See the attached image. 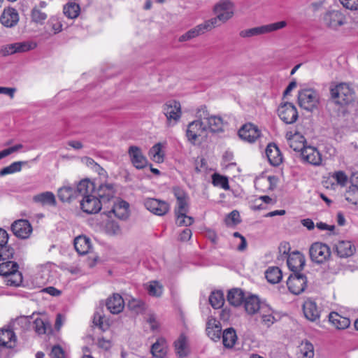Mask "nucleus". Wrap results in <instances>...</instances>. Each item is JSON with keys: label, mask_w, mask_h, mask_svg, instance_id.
<instances>
[{"label": "nucleus", "mask_w": 358, "mask_h": 358, "mask_svg": "<svg viewBox=\"0 0 358 358\" xmlns=\"http://www.w3.org/2000/svg\"><path fill=\"white\" fill-rule=\"evenodd\" d=\"M306 278L304 275L293 273L289 277L287 285L290 292L297 295L304 291L306 287Z\"/></svg>", "instance_id": "12"}, {"label": "nucleus", "mask_w": 358, "mask_h": 358, "mask_svg": "<svg viewBox=\"0 0 358 358\" xmlns=\"http://www.w3.org/2000/svg\"><path fill=\"white\" fill-rule=\"evenodd\" d=\"M145 289L150 296L155 297L161 296L164 291L163 285L157 280L148 282L145 285Z\"/></svg>", "instance_id": "41"}, {"label": "nucleus", "mask_w": 358, "mask_h": 358, "mask_svg": "<svg viewBox=\"0 0 358 358\" xmlns=\"http://www.w3.org/2000/svg\"><path fill=\"white\" fill-rule=\"evenodd\" d=\"M259 313L261 316L262 323L266 327H270L274 323L275 319L273 315L272 310L268 305L263 304Z\"/></svg>", "instance_id": "40"}, {"label": "nucleus", "mask_w": 358, "mask_h": 358, "mask_svg": "<svg viewBox=\"0 0 358 358\" xmlns=\"http://www.w3.org/2000/svg\"><path fill=\"white\" fill-rule=\"evenodd\" d=\"M264 303H262L259 299L255 295L248 296L245 299L244 306L245 311L250 315H254L257 313H259Z\"/></svg>", "instance_id": "30"}, {"label": "nucleus", "mask_w": 358, "mask_h": 358, "mask_svg": "<svg viewBox=\"0 0 358 358\" xmlns=\"http://www.w3.org/2000/svg\"><path fill=\"white\" fill-rule=\"evenodd\" d=\"M244 299V293L241 289H233L228 292L227 301L234 306H240Z\"/></svg>", "instance_id": "39"}, {"label": "nucleus", "mask_w": 358, "mask_h": 358, "mask_svg": "<svg viewBox=\"0 0 358 358\" xmlns=\"http://www.w3.org/2000/svg\"><path fill=\"white\" fill-rule=\"evenodd\" d=\"M115 192L113 185L106 183L99 186L97 191L95 192V195L102 201V205L104 206L114 200Z\"/></svg>", "instance_id": "18"}, {"label": "nucleus", "mask_w": 358, "mask_h": 358, "mask_svg": "<svg viewBox=\"0 0 358 358\" xmlns=\"http://www.w3.org/2000/svg\"><path fill=\"white\" fill-rule=\"evenodd\" d=\"M227 226H234L241 222L240 214L237 210L231 211L225 218Z\"/></svg>", "instance_id": "58"}, {"label": "nucleus", "mask_w": 358, "mask_h": 358, "mask_svg": "<svg viewBox=\"0 0 358 358\" xmlns=\"http://www.w3.org/2000/svg\"><path fill=\"white\" fill-rule=\"evenodd\" d=\"M203 121L207 125L208 130L212 132H222L224 131V122L223 120L216 115H211L209 117H203Z\"/></svg>", "instance_id": "33"}, {"label": "nucleus", "mask_w": 358, "mask_h": 358, "mask_svg": "<svg viewBox=\"0 0 358 358\" xmlns=\"http://www.w3.org/2000/svg\"><path fill=\"white\" fill-rule=\"evenodd\" d=\"M106 306L112 314H118L123 310L124 302L120 294H115L108 299Z\"/></svg>", "instance_id": "26"}, {"label": "nucleus", "mask_w": 358, "mask_h": 358, "mask_svg": "<svg viewBox=\"0 0 358 358\" xmlns=\"http://www.w3.org/2000/svg\"><path fill=\"white\" fill-rule=\"evenodd\" d=\"M8 238L9 236L7 231L0 228V260H8L13 257L15 250L8 244Z\"/></svg>", "instance_id": "15"}, {"label": "nucleus", "mask_w": 358, "mask_h": 358, "mask_svg": "<svg viewBox=\"0 0 358 358\" xmlns=\"http://www.w3.org/2000/svg\"><path fill=\"white\" fill-rule=\"evenodd\" d=\"M34 328L38 334H44L48 330H50L51 325L48 321H45L41 318H36L34 320Z\"/></svg>", "instance_id": "54"}, {"label": "nucleus", "mask_w": 358, "mask_h": 358, "mask_svg": "<svg viewBox=\"0 0 358 358\" xmlns=\"http://www.w3.org/2000/svg\"><path fill=\"white\" fill-rule=\"evenodd\" d=\"M47 17V14L44 12H42L38 8L34 7L32 8L31 11V19L33 22L38 24H43Z\"/></svg>", "instance_id": "53"}, {"label": "nucleus", "mask_w": 358, "mask_h": 358, "mask_svg": "<svg viewBox=\"0 0 358 358\" xmlns=\"http://www.w3.org/2000/svg\"><path fill=\"white\" fill-rule=\"evenodd\" d=\"M345 198L350 203L358 206V186H350L345 193Z\"/></svg>", "instance_id": "51"}, {"label": "nucleus", "mask_w": 358, "mask_h": 358, "mask_svg": "<svg viewBox=\"0 0 358 358\" xmlns=\"http://www.w3.org/2000/svg\"><path fill=\"white\" fill-rule=\"evenodd\" d=\"M265 275L267 280L272 284L279 282L282 277L281 270L278 267H269Z\"/></svg>", "instance_id": "44"}, {"label": "nucleus", "mask_w": 358, "mask_h": 358, "mask_svg": "<svg viewBox=\"0 0 358 358\" xmlns=\"http://www.w3.org/2000/svg\"><path fill=\"white\" fill-rule=\"evenodd\" d=\"M112 201L113 206L110 212L113 213L114 215L120 219L127 218L129 215V203L121 199L113 200Z\"/></svg>", "instance_id": "28"}, {"label": "nucleus", "mask_w": 358, "mask_h": 358, "mask_svg": "<svg viewBox=\"0 0 358 358\" xmlns=\"http://www.w3.org/2000/svg\"><path fill=\"white\" fill-rule=\"evenodd\" d=\"M76 196L78 194L83 196L95 194L94 184L88 179L81 180L77 185Z\"/></svg>", "instance_id": "34"}, {"label": "nucleus", "mask_w": 358, "mask_h": 358, "mask_svg": "<svg viewBox=\"0 0 358 358\" xmlns=\"http://www.w3.org/2000/svg\"><path fill=\"white\" fill-rule=\"evenodd\" d=\"M24 163L25 162H15L12 163L10 165L4 167L0 171V176H3L20 171L22 169V164Z\"/></svg>", "instance_id": "55"}, {"label": "nucleus", "mask_w": 358, "mask_h": 358, "mask_svg": "<svg viewBox=\"0 0 358 358\" xmlns=\"http://www.w3.org/2000/svg\"><path fill=\"white\" fill-rule=\"evenodd\" d=\"M15 46L17 52H23L34 50L36 47V44L34 42L15 43Z\"/></svg>", "instance_id": "61"}, {"label": "nucleus", "mask_w": 358, "mask_h": 358, "mask_svg": "<svg viewBox=\"0 0 358 358\" xmlns=\"http://www.w3.org/2000/svg\"><path fill=\"white\" fill-rule=\"evenodd\" d=\"M287 140L289 146L296 152H301L305 146L306 139L303 136L299 133H295L293 135H289L287 133Z\"/></svg>", "instance_id": "29"}, {"label": "nucleus", "mask_w": 358, "mask_h": 358, "mask_svg": "<svg viewBox=\"0 0 358 358\" xmlns=\"http://www.w3.org/2000/svg\"><path fill=\"white\" fill-rule=\"evenodd\" d=\"M80 13V7L78 3L69 1L63 7L64 15L69 19H76Z\"/></svg>", "instance_id": "37"}, {"label": "nucleus", "mask_w": 358, "mask_h": 358, "mask_svg": "<svg viewBox=\"0 0 358 358\" xmlns=\"http://www.w3.org/2000/svg\"><path fill=\"white\" fill-rule=\"evenodd\" d=\"M150 158L156 163H162L164 160L165 153L163 150V145L161 143H156L149 150Z\"/></svg>", "instance_id": "36"}, {"label": "nucleus", "mask_w": 358, "mask_h": 358, "mask_svg": "<svg viewBox=\"0 0 358 358\" xmlns=\"http://www.w3.org/2000/svg\"><path fill=\"white\" fill-rule=\"evenodd\" d=\"M238 136L244 141L254 143L260 137L261 131L254 124L248 123L239 129Z\"/></svg>", "instance_id": "13"}, {"label": "nucleus", "mask_w": 358, "mask_h": 358, "mask_svg": "<svg viewBox=\"0 0 358 358\" xmlns=\"http://www.w3.org/2000/svg\"><path fill=\"white\" fill-rule=\"evenodd\" d=\"M167 352V344L164 338H158L157 341L152 344L151 348V353L156 358H164Z\"/></svg>", "instance_id": "35"}, {"label": "nucleus", "mask_w": 358, "mask_h": 358, "mask_svg": "<svg viewBox=\"0 0 358 358\" xmlns=\"http://www.w3.org/2000/svg\"><path fill=\"white\" fill-rule=\"evenodd\" d=\"M303 311L305 317L311 322L319 320L320 317V309L316 303L310 299L305 301L303 305Z\"/></svg>", "instance_id": "20"}, {"label": "nucleus", "mask_w": 358, "mask_h": 358, "mask_svg": "<svg viewBox=\"0 0 358 358\" xmlns=\"http://www.w3.org/2000/svg\"><path fill=\"white\" fill-rule=\"evenodd\" d=\"M73 243L76 250L81 255L89 253L92 249L90 238L84 235L77 236Z\"/></svg>", "instance_id": "27"}, {"label": "nucleus", "mask_w": 358, "mask_h": 358, "mask_svg": "<svg viewBox=\"0 0 358 358\" xmlns=\"http://www.w3.org/2000/svg\"><path fill=\"white\" fill-rule=\"evenodd\" d=\"M163 113L166 117L169 127H173L179 121L182 115L180 102L170 100L163 106Z\"/></svg>", "instance_id": "5"}, {"label": "nucleus", "mask_w": 358, "mask_h": 358, "mask_svg": "<svg viewBox=\"0 0 358 358\" xmlns=\"http://www.w3.org/2000/svg\"><path fill=\"white\" fill-rule=\"evenodd\" d=\"M62 20L57 16H52L48 20L45 29V35L51 36L62 31Z\"/></svg>", "instance_id": "31"}, {"label": "nucleus", "mask_w": 358, "mask_h": 358, "mask_svg": "<svg viewBox=\"0 0 358 358\" xmlns=\"http://www.w3.org/2000/svg\"><path fill=\"white\" fill-rule=\"evenodd\" d=\"M187 213L176 214V224L178 226H190L194 222V218L190 216H187Z\"/></svg>", "instance_id": "59"}, {"label": "nucleus", "mask_w": 358, "mask_h": 358, "mask_svg": "<svg viewBox=\"0 0 358 358\" xmlns=\"http://www.w3.org/2000/svg\"><path fill=\"white\" fill-rule=\"evenodd\" d=\"M219 21V18H217V16L215 15V17L208 20L200 24L205 33L206 31L211 30L212 29L217 27Z\"/></svg>", "instance_id": "62"}, {"label": "nucleus", "mask_w": 358, "mask_h": 358, "mask_svg": "<svg viewBox=\"0 0 358 358\" xmlns=\"http://www.w3.org/2000/svg\"><path fill=\"white\" fill-rule=\"evenodd\" d=\"M309 254L312 261L317 264H322L330 258L331 253L327 244L315 242L311 245Z\"/></svg>", "instance_id": "8"}, {"label": "nucleus", "mask_w": 358, "mask_h": 358, "mask_svg": "<svg viewBox=\"0 0 358 358\" xmlns=\"http://www.w3.org/2000/svg\"><path fill=\"white\" fill-rule=\"evenodd\" d=\"M208 127L203 119H198L189 122L186 130V137L192 144L207 138Z\"/></svg>", "instance_id": "1"}, {"label": "nucleus", "mask_w": 358, "mask_h": 358, "mask_svg": "<svg viewBox=\"0 0 358 358\" xmlns=\"http://www.w3.org/2000/svg\"><path fill=\"white\" fill-rule=\"evenodd\" d=\"M278 113L280 119L285 124L294 123L299 117L296 106L292 103H284L279 106Z\"/></svg>", "instance_id": "9"}, {"label": "nucleus", "mask_w": 358, "mask_h": 358, "mask_svg": "<svg viewBox=\"0 0 358 358\" xmlns=\"http://www.w3.org/2000/svg\"><path fill=\"white\" fill-rule=\"evenodd\" d=\"M332 96L336 102L340 105H348L353 102L356 99L355 89L347 83H341L331 90Z\"/></svg>", "instance_id": "2"}, {"label": "nucleus", "mask_w": 358, "mask_h": 358, "mask_svg": "<svg viewBox=\"0 0 358 358\" xmlns=\"http://www.w3.org/2000/svg\"><path fill=\"white\" fill-rule=\"evenodd\" d=\"M301 358H313L314 357V348L313 345L309 343L306 342L302 343L300 348Z\"/></svg>", "instance_id": "56"}, {"label": "nucleus", "mask_w": 358, "mask_h": 358, "mask_svg": "<svg viewBox=\"0 0 358 358\" xmlns=\"http://www.w3.org/2000/svg\"><path fill=\"white\" fill-rule=\"evenodd\" d=\"M302 159L313 166H320L322 164V155L319 150L313 146H306L301 152Z\"/></svg>", "instance_id": "16"}, {"label": "nucleus", "mask_w": 358, "mask_h": 358, "mask_svg": "<svg viewBox=\"0 0 358 358\" xmlns=\"http://www.w3.org/2000/svg\"><path fill=\"white\" fill-rule=\"evenodd\" d=\"M332 178L341 187L345 186L348 180L347 175L342 171L335 172L332 175Z\"/></svg>", "instance_id": "60"}, {"label": "nucleus", "mask_w": 358, "mask_h": 358, "mask_svg": "<svg viewBox=\"0 0 358 358\" xmlns=\"http://www.w3.org/2000/svg\"><path fill=\"white\" fill-rule=\"evenodd\" d=\"M188 212L187 199L177 201V208L176 209V214L187 213Z\"/></svg>", "instance_id": "63"}, {"label": "nucleus", "mask_w": 358, "mask_h": 358, "mask_svg": "<svg viewBox=\"0 0 358 358\" xmlns=\"http://www.w3.org/2000/svg\"><path fill=\"white\" fill-rule=\"evenodd\" d=\"M266 155L269 163L274 166H279L282 162V155L275 144L270 143L267 145Z\"/></svg>", "instance_id": "25"}, {"label": "nucleus", "mask_w": 358, "mask_h": 358, "mask_svg": "<svg viewBox=\"0 0 358 358\" xmlns=\"http://www.w3.org/2000/svg\"><path fill=\"white\" fill-rule=\"evenodd\" d=\"M340 2L347 9L351 10H358V0H340Z\"/></svg>", "instance_id": "64"}, {"label": "nucleus", "mask_w": 358, "mask_h": 358, "mask_svg": "<svg viewBox=\"0 0 358 358\" xmlns=\"http://www.w3.org/2000/svg\"><path fill=\"white\" fill-rule=\"evenodd\" d=\"M329 320L337 329H345L350 325V320L348 317H343L336 312L329 314Z\"/></svg>", "instance_id": "32"}, {"label": "nucleus", "mask_w": 358, "mask_h": 358, "mask_svg": "<svg viewBox=\"0 0 358 358\" xmlns=\"http://www.w3.org/2000/svg\"><path fill=\"white\" fill-rule=\"evenodd\" d=\"M143 203L147 210L156 215H164L169 210L168 203L156 199L147 198L144 200Z\"/></svg>", "instance_id": "11"}, {"label": "nucleus", "mask_w": 358, "mask_h": 358, "mask_svg": "<svg viewBox=\"0 0 358 358\" xmlns=\"http://www.w3.org/2000/svg\"><path fill=\"white\" fill-rule=\"evenodd\" d=\"M213 184L215 186L220 187L224 189H229V188L227 178L219 174H214L213 176Z\"/></svg>", "instance_id": "57"}, {"label": "nucleus", "mask_w": 358, "mask_h": 358, "mask_svg": "<svg viewBox=\"0 0 358 358\" xmlns=\"http://www.w3.org/2000/svg\"><path fill=\"white\" fill-rule=\"evenodd\" d=\"M237 340V336L233 328L225 329L222 334V342L224 347L231 348Z\"/></svg>", "instance_id": "42"}, {"label": "nucleus", "mask_w": 358, "mask_h": 358, "mask_svg": "<svg viewBox=\"0 0 358 358\" xmlns=\"http://www.w3.org/2000/svg\"><path fill=\"white\" fill-rule=\"evenodd\" d=\"M323 21L326 27L333 30H338L347 23V17L340 10H331L325 13Z\"/></svg>", "instance_id": "7"}, {"label": "nucleus", "mask_w": 358, "mask_h": 358, "mask_svg": "<svg viewBox=\"0 0 358 358\" xmlns=\"http://www.w3.org/2000/svg\"><path fill=\"white\" fill-rule=\"evenodd\" d=\"M0 264V275L6 277L13 272L18 271V264L15 262L10 261V259L5 260Z\"/></svg>", "instance_id": "46"}, {"label": "nucleus", "mask_w": 358, "mask_h": 358, "mask_svg": "<svg viewBox=\"0 0 358 358\" xmlns=\"http://www.w3.org/2000/svg\"><path fill=\"white\" fill-rule=\"evenodd\" d=\"M175 348L176 353L180 357L186 356L189 352L186 337L182 335L180 336L175 342Z\"/></svg>", "instance_id": "45"}, {"label": "nucleus", "mask_w": 358, "mask_h": 358, "mask_svg": "<svg viewBox=\"0 0 358 358\" xmlns=\"http://www.w3.org/2000/svg\"><path fill=\"white\" fill-rule=\"evenodd\" d=\"M4 278L5 282L8 286L19 287L22 283V275L18 271L13 272Z\"/></svg>", "instance_id": "49"}, {"label": "nucleus", "mask_w": 358, "mask_h": 358, "mask_svg": "<svg viewBox=\"0 0 358 358\" xmlns=\"http://www.w3.org/2000/svg\"><path fill=\"white\" fill-rule=\"evenodd\" d=\"M128 155L133 166L137 169H142L148 165V159L141 149L136 145L129 148Z\"/></svg>", "instance_id": "14"}, {"label": "nucleus", "mask_w": 358, "mask_h": 358, "mask_svg": "<svg viewBox=\"0 0 358 358\" xmlns=\"http://www.w3.org/2000/svg\"><path fill=\"white\" fill-rule=\"evenodd\" d=\"M93 323L102 331L107 330L110 325L101 310L95 312L93 317Z\"/></svg>", "instance_id": "48"}, {"label": "nucleus", "mask_w": 358, "mask_h": 358, "mask_svg": "<svg viewBox=\"0 0 358 358\" xmlns=\"http://www.w3.org/2000/svg\"><path fill=\"white\" fill-rule=\"evenodd\" d=\"M305 262L304 256L299 252H292L288 256L287 260L289 268L294 273H299V271L303 268Z\"/></svg>", "instance_id": "22"}, {"label": "nucleus", "mask_w": 358, "mask_h": 358, "mask_svg": "<svg viewBox=\"0 0 358 358\" xmlns=\"http://www.w3.org/2000/svg\"><path fill=\"white\" fill-rule=\"evenodd\" d=\"M286 25L287 22L285 21H280L259 27L243 29L239 32V36L241 38H251L253 36L264 35L283 29Z\"/></svg>", "instance_id": "3"}, {"label": "nucleus", "mask_w": 358, "mask_h": 358, "mask_svg": "<svg viewBox=\"0 0 358 358\" xmlns=\"http://www.w3.org/2000/svg\"><path fill=\"white\" fill-rule=\"evenodd\" d=\"M337 255L342 258L352 256L355 250V245L350 241H339L334 247Z\"/></svg>", "instance_id": "21"}, {"label": "nucleus", "mask_w": 358, "mask_h": 358, "mask_svg": "<svg viewBox=\"0 0 358 358\" xmlns=\"http://www.w3.org/2000/svg\"><path fill=\"white\" fill-rule=\"evenodd\" d=\"M213 12L221 22L226 23L234 17L235 5L229 0H222L215 4Z\"/></svg>", "instance_id": "4"}, {"label": "nucleus", "mask_w": 358, "mask_h": 358, "mask_svg": "<svg viewBox=\"0 0 358 358\" xmlns=\"http://www.w3.org/2000/svg\"><path fill=\"white\" fill-rule=\"evenodd\" d=\"M81 162L99 175H103L105 173L104 169L99 164L95 162L93 159L89 157H84L81 159Z\"/></svg>", "instance_id": "52"}, {"label": "nucleus", "mask_w": 358, "mask_h": 358, "mask_svg": "<svg viewBox=\"0 0 358 358\" xmlns=\"http://www.w3.org/2000/svg\"><path fill=\"white\" fill-rule=\"evenodd\" d=\"M102 201L99 199L95 194L87 195L80 201V208L83 212L87 214L99 213L102 208Z\"/></svg>", "instance_id": "10"}, {"label": "nucleus", "mask_w": 358, "mask_h": 358, "mask_svg": "<svg viewBox=\"0 0 358 358\" xmlns=\"http://www.w3.org/2000/svg\"><path fill=\"white\" fill-rule=\"evenodd\" d=\"M204 34V31L203 30V28L201 27V24H198L197 26L194 27V28L189 29L184 34L181 35L178 41L180 42H184L187 41H189L201 34Z\"/></svg>", "instance_id": "47"}, {"label": "nucleus", "mask_w": 358, "mask_h": 358, "mask_svg": "<svg viewBox=\"0 0 358 358\" xmlns=\"http://www.w3.org/2000/svg\"><path fill=\"white\" fill-rule=\"evenodd\" d=\"M298 103L302 108L312 111L319 103L318 94L312 89L302 90L298 94Z\"/></svg>", "instance_id": "6"}, {"label": "nucleus", "mask_w": 358, "mask_h": 358, "mask_svg": "<svg viewBox=\"0 0 358 358\" xmlns=\"http://www.w3.org/2000/svg\"><path fill=\"white\" fill-rule=\"evenodd\" d=\"M1 23L6 27L15 26L19 21V15L14 8L4 9L0 17Z\"/></svg>", "instance_id": "24"}, {"label": "nucleus", "mask_w": 358, "mask_h": 358, "mask_svg": "<svg viewBox=\"0 0 358 358\" xmlns=\"http://www.w3.org/2000/svg\"><path fill=\"white\" fill-rule=\"evenodd\" d=\"M34 201L39 203L43 206H55L56 204V199L54 194L51 192H45L36 194L33 198Z\"/></svg>", "instance_id": "38"}, {"label": "nucleus", "mask_w": 358, "mask_h": 358, "mask_svg": "<svg viewBox=\"0 0 358 358\" xmlns=\"http://www.w3.org/2000/svg\"><path fill=\"white\" fill-rule=\"evenodd\" d=\"M16 343L17 338L12 330L0 329V351L13 349L16 346Z\"/></svg>", "instance_id": "17"}, {"label": "nucleus", "mask_w": 358, "mask_h": 358, "mask_svg": "<svg viewBox=\"0 0 358 358\" xmlns=\"http://www.w3.org/2000/svg\"><path fill=\"white\" fill-rule=\"evenodd\" d=\"M206 332L211 340L214 341H219L222 334L220 322L215 318L209 317L206 324Z\"/></svg>", "instance_id": "23"}, {"label": "nucleus", "mask_w": 358, "mask_h": 358, "mask_svg": "<svg viewBox=\"0 0 358 358\" xmlns=\"http://www.w3.org/2000/svg\"><path fill=\"white\" fill-rule=\"evenodd\" d=\"M57 195L61 201H69L73 197L76 196V192L73 187L65 185L59 189Z\"/></svg>", "instance_id": "43"}, {"label": "nucleus", "mask_w": 358, "mask_h": 358, "mask_svg": "<svg viewBox=\"0 0 358 358\" xmlns=\"http://www.w3.org/2000/svg\"><path fill=\"white\" fill-rule=\"evenodd\" d=\"M209 302L214 308H220L224 303L223 293L220 291L213 292L210 295Z\"/></svg>", "instance_id": "50"}, {"label": "nucleus", "mask_w": 358, "mask_h": 358, "mask_svg": "<svg viewBox=\"0 0 358 358\" xmlns=\"http://www.w3.org/2000/svg\"><path fill=\"white\" fill-rule=\"evenodd\" d=\"M11 229L13 234L21 238H27L32 231L30 223L25 220H19L13 223Z\"/></svg>", "instance_id": "19"}]
</instances>
